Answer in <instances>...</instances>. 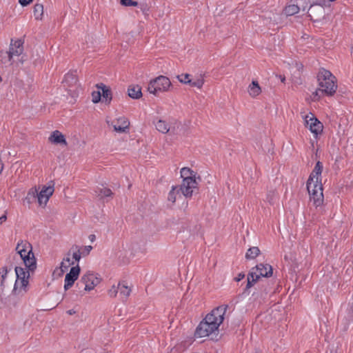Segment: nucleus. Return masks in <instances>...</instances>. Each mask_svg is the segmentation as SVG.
<instances>
[{
	"label": "nucleus",
	"instance_id": "1",
	"mask_svg": "<svg viewBox=\"0 0 353 353\" xmlns=\"http://www.w3.org/2000/svg\"><path fill=\"white\" fill-rule=\"evenodd\" d=\"M16 251L20 255L23 263L28 271L21 267H16L17 279L14 286L16 293L26 292L29 283L30 271H34L37 268L36 259L32 252V245L27 241H21L16 247Z\"/></svg>",
	"mask_w": 353,
	"mask_h": 353
},
{
	"label": "nucleus",
	"instance_id": "2",
	"mask_svg": "<svg viewBox=\"0 0 353 353\" xmlns=\"http://www.w3.org/2000/svg\"><path fill=\"white\" fill-rule=\"evenodd\" d=\"M228 308V305H222L213 309L196 327L195 336L205 337L217 331L224 320Z\"/></svg>",
	"mask_w": 353,
	"mask_h": 353
},
{
	"label": "nucleus",
	"instance_id": "3",
	"mask_svg": "<svg viewBox=\"0 0 353 353\" xmlns=\"http://www.w3.org/2000/svg\"><path fill=\"white\" fill-rule=\"evenodd\" d=\"M319 88L314 93V97H321L325 94L332 96L336 91L337 85L336 77L325 69H321L317 75Z\"/></svg>",
	"mask_w": 353,
	"mask_h": 353
},
{
	"label": "nucleus",
	"instance_id": "4",
	"mask_svg": "<svg viewBox=\"0 0 353 353\" xmlns=\"http://www.w3.org/2000/svg\"><path fill=\"white\" fill-rule=\"evenodd\" d=\"M272 274V268L269 264L260 263L252 268L248 275L247 288H251L261 277H269Z\"/></svg>",
	"mask_w": 353,
	"mask_h": 353
},
{
	"label": "nucleus",
	"instance_id": "5",
	"mask_svg": "<svg viewBox=\"0 0 353 353\" xmlns=\"http://www.w3.org/2000/svg\"><path fill=\"white\" fill-rule=\"evenodd\" d=\"M307 189L310 194V201L316 207L320 206L323 202V185L321 183L307 182Z\"/></svg>",
	"mask_w": 353,
	"mask_h": 353
},
{
	"label": "nucleus",
	"instance_id": "6",
	"mask_svg": "<svg viewBox=\"0 0 353 353\" xmlns=\"http://www.w3.org/2000/svg\"><path fill=\"white\" fill-rule=\"evenodd\" d=\"M171 86L170 79L165 76H159L151 80L148 84V90L150 93L157 95L159 92H166Z\"/></svg>",
	"mask_w": 353,
	"mask_h": 353
},
{
	"label": "nucleus",
	"instance_id": "7",
	"mask_svg": "<svg viewBox=\"0 0 353 353\" xmlns=\"http://www.w3.org/2000/svg\"><path fill=\"white\" fill-rule=\"evenodd\" d=\"M101 281L97 275L91 272H87L81 278L77 283V285L83 288L85 291H90L94 288Z\"/></svg>",
	"mask_w": 353,
	"mask_h": 353
},
{
	"label": "nucleus",
	"instance_id": "8",
	"mask_svg": "<svg viewBox=\"0 0 353 353\" xmlns=\"http://www.w3.org/2000/svg\"><path fill=\"white\" fill-rule=\"evenodd\" d=\"M305 125L316 137L323 132V125L322 123L311 112L303 117Z\"/></svg>",
	"mask_w": 353,
	"mask_h": 353
},
{
	"label": "nucleus",
	"instance_id": "9",
	"mask_svg": "<svg viewBox=\"0 0 353 353\" xmlns=\"http://www.w3.org/2000/svg\"><path fill=\"white\" fill-rule=\"evenodd\" d=\"M8 52L12 55L13 59H14L15 57L19 58V62L21 64H23L27 60V56L23 54V41L21 39H12Z\"/></svg>",
	"mask_w": 353,
	"mask_h": 353
},
{
	"label": "nucleus",
	"instance_id": "10",
	"mask_svg": "<svg viewBox=\"0 0 353 353\" xmlns=\"http://www.w3.org/2000/svg\"><path fill=\"white\" fill-rule=\"evenodd\" d=\"M179 188L184 196L192 197L194 192L198 189L196 179L183 180Z\"/></svg>",
	"mask_w": 353,
	"mask_h": 353
},
{
	"label": "nucleus",
	"instance_id": "11",
	"mask_svg": "<svg viewBox=\"0 0 353 353\" xmlns=\"http://www.w3.org/2000/svg\"><path fill=\"white\" fill-rule=\"evenodd\" d=\"M54 191V186H43L39 192H37V201L41 206H46L50 197Z\"/></svg>",
	"mask_w": 353,
	"mask_h": 353
},
{
	"label": "nucleus",
	"instance_id": "12",
	"mask_svg": "<svg viewBox=\"0 0 353 353\" xmlns=\"http://www.w3.org/2000/svg\"><path fill=\"white\" fill-rule=\"evenodd\" d=\"M79 273L80 268L78 264L74 267H72L70 272L66 274L65 277V290H68L73 285L75 281L78 279Z\"/></svg>",
	"mask_w": 353,
	"mask_h": 353
},
{
	"label": "nucleus",
	"instance_id": "13",
	"mask_svg": "<svg viewBox=\"0 0 353 353\" xmlns=\"http://www.w3.org/2000/svg\"><path fill=\"white\" fill-rule=\"evenodd\" d=\"M110 125L117 132L123 133L129 129L130 121L125 117H121L117 119L116 121H113Z\"/></svg>",
	"mask_w": 353,
	"mask_h": 353
},
{
	"label": "nucleus",
	"instance_id": "14",
	"mask_svg": "<svg viewBox=\"0 0 353 353\" xmlns=\"http://www.w3.org/2000/svg\"><path fill=\"white\" fill-rule=\"evenodd\" d=\"M324 8L320 4H312L308 10V17L314 21H319L324 15Z\"/></svg>",
	"mask_w": 353,
	"mask_h": 353
},
{
	"label": "nucleus",
	"instance_id": "15",
	"mask_svg": "<svg viewBox=\"0 0 353 353\" xmlns=\"http://www.w3.org/2000/svg\"><path fill=\"white\" fill-rule=\"evenodd\" d=\"M50 143L55 145L66 146L68 145L65 136L59 130H54L48 138Z\"/></svg>",
	"mask_w": 353,
	"mask_h": 353
},
{
	"label": "nucleus",
	"instance_id": "16",
	"mask_svg": "<svg viewBox=\"0 0 353 353\" xmlns=\"http://www.w3.org/2000/svg\"><path fill=\"white\" fill-rule=\"evenodd\" d=\"M323 170V165L321 162L318 161L316 165L310 174L309 179L307 182H315L317 181L318 183H321V175Z\"/></svg>",
	"mask_w": 353,
	"mask_h": 353
},
{
	"label": "nucleus",
	"instance_id": "17",
	"mask_svg": "<svg viewBox=\"0 0 353 353\" xmlns=\"http://www.w3.org/2000/svg\"><path fill=\"white\" fill-rule=\"evenodd\" d=\"M97 88L101 90V92L103 101L105 103L110 104L112 99V94L110 89L103 83L97 84Z\"/></svg>",
	"mask_w": 353,
	"mask_h": 353
},
{
	"label": "nucleus",
	"instance_id": "18",
	"mask_svg": "<svg viewBox=\"0 0 353 353\" xmlns=\"http://www.w3.org/2000/svg\"><path fill=\"white\" fill-rule=\"evenodd\" d=\"M63 83L64 86L70 90L71 88L75 87L77 83V77L74 72H68L65 75Z\"/></svg>",
	"mask_w": 353,
	"mask_h": 353
},
{
	"label": "nucleus",
	"instance_id": "19",
	"mask_svg": "<svg viewBox=\"0 0 353 353\" xmlns=\"http://www.w3.org/2000/svg\"><path fill=\"white\" fill-rule=\"evenodd\" d=\"M15 60L12 58V55L8 51H1L0 52V64L3 66L8 67L12 65Z\"/></svg>",
	"mask_w": 353,
	"mask_h": 353
},
{
	"label": "nucleus",
	"instance_id": "20",
	"mask_svg": "<svg viewBox=\"0 0 353 353\" xmlns=\"http://www.w3.org/2000/svg\"><path fill=\"white\" fill-rule=\"evenodd\" d=\"M248 93L252 97L259 96L261 92V88L257 81H252V83L248 86Z\"/></svg>",
	"mask_w": 353,
	"mask_h": 353
},
{
	"label": "nucleus",
	"instance_id": "21",
	"mask_svg": "<svg viewBox=\"0 0 353 353\" xmlns=\"http://www.w3.org/2000/svg\"><path fill=\"white\" fill-rule=\"evenodd\" d=\"M119 292L123 298H127L131 293V288L129 287L125 281H123L118 284Z\"/></svg>",
	"mask_w": 353,
	"mask_h": 353
},
{
	"label": "nucleus",
	"instance_id": "22",
	"mask_svg": "<svg viewBox=\"0 0 353 353\" xmlns=\"http://www.w3.org/2000/svg\"><path fill=\"white\" fill-rule=\"evenodd\" d=\"M128 95L130 97L138 99L142 96L141 88L139 85H132L128 88Z\"/></svg>",
	"mask_w": 353,
	"mask_h": 353
},
{
	"label": "nucleus",
	"instance_id": "23",
	"mask_svg": "<svg viewBox=\"0 0 353 353\" xmlns=\"http://www.w3.org/2000/svg\"><path fill=\"white\" fill-rule=\"evenodd\" d=\"M196 173L189 168H183L181 170V176L183 180L196 179Z\"/></svg>",
	"mask_w": 353,
	"mask_h": 353
},
{
	"label": "nucleus",
	"instance_id": "24",
	"mask_svg": "<svg viewBox=\"0 0 353 353\" xmlns=\"http://www.w3.org/2000/svg\"><path fill=\"white\" fill-rule=\"evenodd\" d=\"M37 192L38 189L36 187L30 188L27 196L23 200L24 203H27L28 205L31 204L36 199H37Z\"/></svg>",
	"mask_w": 353,
	"mask_h": 353
},
{
	"label": "nucleus",
	"instance_id": "25",
	"mask_svg": "<svg viewBox=\"0 0 353 353\" xmlns=\"http://www.w3.org/2000/svg\"><path fill=\"white\" fill-rule=\"evenodd\" d=\"M156 129L163 134L168 133L170 130L169 125L163 120L159 119L155 123Z\"/></svg>",
	"mask_w": 353,
	"mask_h": 353
},
{
	"label": "nucleus",
	"instance_id": "26",
	"mask_svg": "<svg viewBox=\"0 0 353 353\" xmlns=\"http://www.w3.org/2000/svg\"><path fill=\"white\" fill-rule=\"evenodd\" d=\"M180 192H181L179 190V186L173 185L168 193V200L172 202V203H174L177 196H180Z\"/></svg>",
	"mask_w": 353,
	"mask_h": 353
},
{
	"label": "nucleus",
	"instance_id": "27",
	"mask_svg": "<svg viewBox=\"0 0 353 353\" xmlns=\"http://www.w3.org/2000/svg\"><path fill=\"white\" fill-rule=\"evenodd\" d=\"M33 14L36 20H41L43 16V6L41 3H37L33 8Z\"/></svg>",
	"mask_w": 353,
	"mask_h": 353
},
{
	"label": "nucleus",
	"instance_id": "28",
	"mask_svg": "<svg viewBox=\"0 0 353 353\" xmlns=\"http://www.w3.org/2000/svg\"><path fill=\"white\" fill-rule=\"evenodd\" d=\"M72 265H74V261H72L69 256L64 258L61 263L59 268L61 272L59 274H63L66 270H68V268Z\"/></svg>",
	"mask_w": 353,
	"mask_h": 353
},
{
	"label": "nucleus",
	"instance_id": "29",
	"mask_svg": "<svg viewBox=\"0 0 353 353\" xmlns=\"http://www.w3.org/2000/svg\"><path fill=\"white\" fill-rule=\"evenodd\" d=\"M96 193L97 196L101 199L105 197L111 196L113 194L112 190L107 188H99L97 189V190H96Z\"/></svg>",
	"mask_w": 353,
	"mask_h": 353
},
{
	"label": "nucleus",
	"instance_id": "30",
	"mask_svg": "<svg viewBox=\"0 0 353 353\" xmlns=\"http://www.w3.org/2000/svg\"><path fill=\"white\" fill-rule=\"evenodd\" d=\"M300 8L295 4H290L285 8L284 12L287 16H292L298 13Z\"/></svg>",
	"mask_w": 353,
	"mask_h": 353
},
{
	"label": "nucleus",
	"instance_id": "31",
	"mask_svg": "<svg viewBox=\"0 0 353 353\" xmlns=\"http://www.w3.org/2000/svg\"><path fill=\"white\" fill-rule=\"evenodd\" d=\"M259 253L260 250L258 247L250 248L246 252L245 258L247 259H254L259 254Z\"/></svg>",
	"mask_w": 353,
	"mask_h": 353
},
{
	"label": "nucleus",
	"instance_id": "32",
	"mask_svg": "<svg viewBox=\"0 0 353 353\" xmlns=\"http://www.w3.org/2000/svg\"><path fill=\"white\" fill-rule=\"evenodd\" d=\"M72 250V258L75 260V261L79 262L81 258L82 254L81 253V250L79 246H73L71 248Z\"/></svg>",
	"mask_w": 353,
	"mask_h": 353
},
{
	"label": "nucleus",
	"instance_id": "33",
	"mask_svg": "<svg viewBox=\"0 0 353 353\" xmlns=\"http://www.w3.org/2000/svg\"><path fill=\"white\" fill-rule=\"evenodd\" d=\"M178 80L184 84H189L190 83L191 79L190 78V74H181L180 75L177 76Z\"/></svg>",
	"mask_w": 353,
	"mask_h": 353
},
{
	"label": "nucleus",
	"instance_id": "34",
	"mask_svg": "<svg viewBox=\"0 0 353 353\" xmlns=\"http://www.w3.org/2000/svg\"><path fill=\"white\" fill-rule=\"evenodd\" d=\"M204 84V79L202 77H199L195 80H192L190 81V85L193 87H196L198 88H201Z\"/></svg>",
	"mask_w": 353,
	"mask_h": 353
},
{
	"label": "nucleus",
	"instance_id": "35",
	"mask_svg": "<svg viewBox=\"0 0 353 353\" xmlns=\"http://www.w3.org/2000/svg\"><path fill=\"white\" fill-rule=\"evenodd\" d=\"M101 99V90H98L97 91H93L92 92V101L94 103H99Z\"/></svg>",
	"mask_w": 353,
	"mask_h": 353
},
{
	"label": "nucleus",
	"instance_id": "36",
	"mask_svg": "<svg viewBox=\"0 0 353 353\" xmlns=\"http://www.w3.org/2000/svg\"><path fill=\"white\" fill-rule=\"evenodd\" d=\"M79 249L81 250V253L82 254L83 256H85L88 255L90 252V251L92 250V246L91 245H85L82 247H79Z\"/></svg>",
	"mask_w": 353,
	"mask_h": 353
},
{
	"label": "nucleus",
	"instance_id": "37",
	"mask_svg": "<svg viewBox=\"0 0 353 353\" xmlns=\"http://www.w3.org/2000/svg\"><path fill=\"white\" fill-rule=\"evenodd\" d=\"M119 292L118 285H112V288L108 290V295L110 297H115Z\"/></svg>",
	"mask_w": 353,
	"mask_h": 353
},
{
	"label": "nucleus",
	"instance_id": "38",
	"mask_svg": "<svg viewBox=\"0 0 353 353\" xmlns=\"http://www.w3.org/2000/svg\"><path fill=\"white\" fill-rule=\"evenodd\" d=\"M7 273H8L7 269L6 268H3V271H2V275L0 279V285L1 286L3 285V283L6 279V277L7 276Z\"/></svg>",
	"mask_w": 353,
	"mask_h": 353
},
{
	"label": "nucleus",
	"instance_id": "39",
	"mask_svg": "<svg viewBox=\"0 0 353 353\" xmlns=\"http://www.w3.org/2000/svg\"><path fill=\"white\" fill-rule=\"evenodd\" d=\"M275 196H276V192L274 191L270 192L267 196V199H268V202L272 203L273 201Z\"/></svg>",
	"mask_w": 353,
	"mask_h": 353
},
{
	"label": "nucleus",
	"instance_id": "40",
	"mask_svg": "<svg viewBox=\"0 0 353 353\" xmlns=\"http://www.w3.org/2000/svg\"><path fill=\"white\" fill-rule=\"evenodd\" d=\"M32 1V0H19V2L21 6H26L30 4Z\"/></svg>",
	"mask_w": 353,
	"mask_h": 353
},
{
	"label": "nucleus",
	"instance_id": "41",
	"mask_svg": "<svg viewBox=\"0 0 353 353\" xmlns=\"http://www.w3.org/2000/svg\"><path fill=\"white\" fill-rule=\"evenodd\" d=\"M132 0H121V3L124 6H130Z\"/></svg>",
	"mask_w": 353,
	"mask_h": 353
},
{
	"label": "nucleus",
	"instance_id": "42",
	"mask_svg": "<svg viewBox=\"0 0 353 353\" xmlns=\"http://www.w3.org/2000/svg\"><path fill=\"white\" fill-rule=\"evenodd\" d=\"M245 277V274L243 273H239L237 277L235 279L236 281H240Z\"/></svg>",
	"mask_w": 353,
	"mask_h": 353
},
{
	"label": "nucleus",
	"instance_id": "43",
	"mask_svg": "<svg viewBox=\"0 0 353 353\" xmlns=\"http://www.w3.org/2000/svg\"><path fill=\"white\" fill-rule=\"evenodd\" d=\"M7 219V216L6 214L2 215L0 216V224H2L3 222H5Z\"/></svg>",
	"mask_w": 353,
	"mask_h": 353
},
{
	"label": "nucleus",
	"instance_id": "44",
	"mask_svg": "<svg viewBox=\"0 0 353 353\" xmlns=\"http://www.w3.org/2000/svg\"><path fill=\"white\" fill-rule=\"evenodd\" d=\"M67 313L70 315L74 314L75 313V311L74 310H70L67 311Z\"/></svg>",
	"mask_w": 353,
	"mask_h": 353
},
{
	"label": "nucleus",
	"instance_id": "45",
	"mask_svg": "<svg viewBox=\"0 0 353 353\" xmlns=\"http://www.w3.org/2000/svg\"><path fill=\"white\" fill-rule=\"evenodd\" d=\"M89 239L91 241H93L95 239V236L94 234H91L90 235Z\"/></svg>",
	"mask_w": 353,
	"mask_h": 353
},
{
	"label": "nucleus",
	"instance_id": "46",
	"mask_svg": "<svg viewBox=\"0 0 353 353\" xmlns=\"http://www.w3.org/2000/svg\"><path fill=\"white\" fill-rule=\"evenodd\" d=\"M137 5H138V3L137 1H132V3H130V6H137Z\"/></svg>",
	"mask_w": 353,
	"mask_h": 353
},
{
	"label": "nucleus",
	"instance_id": "47",
	"mask_svg": "<svg viewBox=\"0 0 353 353\" xmlns=\"http://www.w3.org/2000/svg\"><path fill=\"white\" fill-rule=\"evenodd\" d=\"M123 262H124L125 263H128V262H129V259H127L125 261H123Z\"/></svg>",
	"mask_w": 353,
	"mask_h": 353
},
{
	"label": "nucleus",
	"instance_id": "48",
	"mask_svg": "<svg viewBox=\"0 0 353 353\" xmlns=\"http://www.w3.org/2000/svg\"><path fill=\"white\" fill-rule=\"evenodd\" d=\"M1 80H2V79H1V77H0V82L1 81Z\"/></svg>",
	"mask_w": 353,
	"mask_h": 353
}]
</instances>
